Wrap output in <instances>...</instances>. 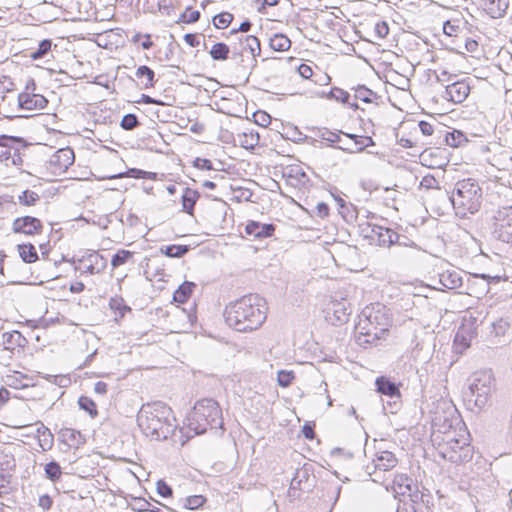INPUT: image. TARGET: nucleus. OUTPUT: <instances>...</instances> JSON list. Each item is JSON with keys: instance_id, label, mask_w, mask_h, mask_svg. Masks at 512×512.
<instances>
[{"instance_id": "1", "label": "nucleus", "mask_w": 512, "mask_h": 512, "mask_svg": "<svg viewBox=\"0 0 512 512\" xmlns=\"http://www.w3.org/2000/svg\"><path fill=\"white\" fill-rule=\"evenodd\" d=\"M172 414L170 407L162 403V441L170 440L171 445L182 447L189 438L194 435L206 433L209 429L223 428L222 411L218 403L213 399H202L196 402L192 411L187 416V427L192 435L184 436L183 429L178 428L175 417L169 419Z\"/></svg>"}, {"instance_id": "2", "label": "nucleus", "mask_w": 512, "mask_h": 512, "mask_svg": "<svg viewBox=\"0 0 512 512\" xmlns=\"http://www.w3.org/2000/svg\"><path fill=\"white\" fill-rule=\"evenodd\" d=\"M227 325L239 332H251L262 326L267 317L265 300L257 294L245 295L226 306Z\"/></svg>"}, {"instance_id": "3", "label": "nucleus", "mask_w": 512, "mask_h": 512, "mask_svg": "<svg viewBox=\"0 0 512 512\" xmlns=\"http://www.w3.org/2000/svg\"><path fill=\"white\" fill-rule=\"evenodd\" d=\"M393 325V315L389 308L381 303L366 306L355 326L357 341L362 344H374L384 338Z\"/></svg>"}, {"instance_id": "4", "label": "nucleus", "mask_w": 512, "mask_h": 512, "mask_svg": "<svg viewBox=\"0 0 512 512\" xmlns=\"http://www.w3.org/2000/svg\"><path fill=\"white\" fill-rule=\"evenodd\" d=\"M482 189L478 182L472 178L459 180L452 190L450 201L456 215L466 217L475 214L482 204Z\"/></svg>"}, {"instance_id": "5", "label": "nucleus", "mask_w": 512, "mask_h": 512, "mask_svg": "<svg viewBox=\"0 0 512 512\" xmlns=\"http://www.w3.org/2000/svg\"><path fill=\"white\" fill-rule=\"evenodd\" d=\"M467 389L463 391V400L468 409H482L489 401L494 387V377L490 370L474 372L467 380Z\"/></svg>"}, {"instance_id": "6", "label": "nucleus", "mask_w": 512, "mask_h": 512, "mask_svg": "<svg viewBox=\"0 0 512 512\" xmlns=\"http://www.w3.org/2000/svg\"><path fill=\"white\" fill-rule=\"evenodd\" d=\"M372 233L377 236L379 246L389 248L390 254L401 260L407 258L408 247L416 246L414 242L408 244L409 239L406 236L400 235L390 228L374 225L372 227Z\"/></svg>"}, {"instance_id": "7", "label": "nucleus", "mask_w": 512, "mask_h": 512, "mask_svg": "<svg viewBox=\"0 0 512 512\" xmlns=\"http://www.w3.org/2000/svg\"><path fill=\"white\" fill-rule=\"evenodd\" d=\"M443 441L444 443L438 446V454L443 459L456 464L472 460L474 449L467 439H458L447 435Z\"/></svg>"}, {"instance_id": "8", "label": "nucleus", "mask_w": 512, "mask_h": 512, "mask_svg": "<svg viewBox=\"0 0 512 512\" xmlns=\"http://www.w3.org/2000/svg\"><path fill=\"white\" fill-rule=\"evenodd\" d=\"M492 220L493 237L504 243H512V205L498 208Z\"/></svg>"}, {"instance_id": "9", "label": "nucleus", "mask_w": 512, "mask_h": 512, "mask_svg": "<svg viewBox=\"0 0 512 512\" xmlns=\"http://www.w3.org/2000/svg\"><path fill=\"white\" fill-rule=\"evenodd\" d=\"M159 405L157 403L143 405L138 413L137 422L142 432L152 439L158 440L160 431Z\"/></svg>"}, {"instance_id": "10", "label": "nucleus", "mask_w": 512, "mask_h": 512, "mask_svg": "<svg viewBox=\"0 0 512 512\" xmlns=\"http://www.w3.org/2000/svg\"><path fill=\"white\" fill-rule=\"evenodd\" d=\"M162 123L170 124L169 130L179 134L177 130L187 128L190 119L185 108L162 101Z\"/></svg>"}, {"instance_id": "11", "label": "nucleus", "mask_w": 512, "mask_h": 512, "mask_svg": "<svg viewBox=\"0 0 512 512\" xmlns=\"http://www.w3.org/2000/svg\"><path fill=\"white\" fill-rule=\"evenodd\" d=\"M194 315L187 313L184 309L176 306L172 311H166L164 315L165 323H168L170 333H179L184 331L189 325L192 324Z\"/></svg>"}, {"instance_id": "12", "label": "nucleus", "mask_w": 512, "mask_h": 512, "mask_svg": "<svg viewBox=\"0 0 512 512\" xmlns=\"http://www.w3.org/2000/svg\"><path fill=\"white\" fill-rule=\"evenodd\" d=\"M36 84L30 80L26 85V90L18 95V105L21 109L36 110L46 107L48 101L40 94L34 93Z\"/></svg>"}, {"instance_id": "13", "label": "nucleus", "mask_w": 512, "mask_h": 512, "mask_svg": "<svg viewBox=\"0 0 512 512\" xmlns=\"http://www.w3.org/2000/svg\"><path fill=\"white\" fill-rule=\"evenodd\" d=\"M106 265L107 260L98 252L93 251L79 260V266L76 267V270H79L81 273L93 275L102 272L106 268Z\"/></svg>"}, {"instance_id": "14", "label": "nucleus", "mask_w": 512, "mask_h": 512, "mask_svg": "<svg viewBox=\"0 0 512 512\" xmlns=\"http://www.w3.org/2000/svg\"><path fill=\"white\" fill-rule=\"evenodd\" d=\"M19 143L14 137L3 136V142L0 143V161L6 166H18L22 163L19 149L12 144Z\"/></svg>"}, {"instance_id": "15", "label": "nucleus", "mask_w": 512, "mask_h": 512, "mask_svg": "<svg viewBox=\"0 0 512 512\" xmlns=\"http://www.w3.org/2000/svg\"><path fill=\"white\" fill-rule=\"evenodd\" d=\"M74 151L69 148H62L54 152L50 157L49 165L53 173L61 174L74 163Z\"/></svg>"}, {"instance_id": "16", "label": "nucleus", "mask_w": 512, "mask_h": 512, "mask_svg": "<svg viewBox=\"0 0 512 512\" xmlns=\"http://www.w3.org/2000/svg\"><path fill=\"white\" fill-rule=\"evenodd\" d=\"M293 60L294 59L292 57L264 59L265 71L267 73L266 80L270 81L284 78L289 68V63Z\"/></svg>"}, {"instance_id": "17", "label": "nucleus", "mask_w": 512, "mask_h": 512, "mask_svg": "<svg viewBox=\"0 0 512 512\" xmlns=\"http://www.w3.org/2000/svg\"><path fill=\"white\" fill-rule=\"evenodd\" d=\"M42 229V222L38 218L32 216L18 217L12 223V230L14 233L32 236L41 233Z\"/></svg>"}, {"instance_id": "18", "label": "nucleus", "mask_w": 512, "mask_h": 512, "mask_svg": "<svg viewBox=\"0 0 512 512\" xmlns=\"http://www.w3.org/2000/svg\"><path fill=\"white\" fill-rule=\"evenodd\" d=\"M470 93V85L465 80L454 81L445 86L443 97L453 103L459 104L466 100Z\"/></svg>"}, {"instance_id": "19", "label": "nucleus", "mask_w": 512, "mask_h": 512, "mask_svg": "<svg viewBox=\"0 0 512 512\" xmlns=\"http://www.w3.org/2000/svg\"><path fill=\"white\" fill-rule=\"evenodd\" d=\"M276 230V226L272 223H260L258 221H249L245 225V234L253 240H264L272 237Z\"/></svg>"}, {"instance_id": "20", "label": "nucleus", "mask_w": 512, "mask_h": 512, "mask_svg": "<svg viewBox=\"0 0 512 512\" xmlns=\"http://www.w3.org/2000/svg\"><path fill=\"white\" fill-rule=\"evenodd\" d=\"M240 49L233 47L232 59L242 57L243 52H249L253 59L261 53V45L259 39L254 35L241 36L239 38Z\"/></svg>"}, {"instance_id": "21", "label": "nucleus", "mask_w": 512, "mask_h": 512, "mask_svg": "<svg viewBox=\"0 0 512 512\" xmlns=\"http://www.w3.org/2000/svg\"><path fill=\"white\" fill-rule=\"evenodd\" d=\"M376 391L391 399H400L399 385L386 376H379L375 380Z\"/></svg>"}, {"instance_id": "22", "label": "nucleus", "mask_w": 512, "mask_h": 512, "mask_svg": "<svg viewBox=\"0 0 512 512\" xmlns=\"http://www.w3.org/2000/svg\"><path fill=\"white\" fill-rule=\"evenodd\" d=\"M439 282L444 288L451 290L458 289L463 286L461 272L456 271L454 269L445 270L442 273H440Z\"/></svg>"}, {"instance_id": "23", "label": "nucleus", "mask_w": 512, "mask_h": 512, "mask_svg": "<svg viewBox=\"0 0 512 512\" xmlns=\"http://www.w3.org/2000/svg\"><path fill=\"white\" fill-rule=\"evenodd\" d=\"M1 338L4 349L8 351H13L16 347L24 348L28 343L27 339L16 330L3 333Z\"/></svg>"}, {"instance_id": "24", "label": "nucleus", "mask_w": 512, "mask_h": 512, "mask_svg": "<svg viewBox=\"0 0 512 512\" xmlns=\"http://www.w3.org/2000/svg\"><path fill=\"white\" fill-rule=\"evenodd\" d=\"M373 463L376 470L389 471L397 465L398 460L392 452L382 451L377 454Z\"/></svg>"}, {"instance_id": "25", "label": "nucleus", "mask_w": 512, "mask_h": 512, "mask_svg": "<svg viewBox=\"0 0 512 512\" xmlns=\"http://www.w3.org/2000/svg\"><path fill=\"white\" fill-rule=\"evenodd\" d=\"M60 437L70 448L77 449L85 443V438L82 436L80 431L72 428H62L60 430Z\"/></svg>"}, {"instance_id": "26", "label": "nucleus", "mask_w": 512, "mask_h": 512, "mask_svg": "<svg viewBox=\"0 0 512 512\" xmlns=\"http://www.w3.org/2000/svg\"><path fill=\"white\" fill-rule=\"evenodd\" d=\"M182 190L181 201L183 211L192 216L195 204L200 198V193L197 190L188 187H183Z\"/></svg>"}, {"instance_id": "27", "label": "nucleus", "mask_w": 512, "mask_h": 512, "mask_svg": "<svg viewBox=\"0 0 512 512\" xmlns=\"http://www.w3.org/2000/svg\"><path fill=\"white\" fill-rule=\"evenodd\" d=\"M509 2V0H484V6L492 18H500L506 13Z\"/></svg>"}, {"instance_id": "28", "label": "nucleus", "mask_w": 512, "mask_h": 512, "mask_svg": "<svg viewBox=\"0 0 512 512\" xmlns=\"http://www.w3.org/2000/svg\"><path fill=\"white\" fill-rule=\"evenodd\" d=\"M447 412L441 415L439 412H435L432 418V427L434 431L439 433L447 434L453 426V419H451Z\"/></svg>"}, {"instance_id": "29", "label": "nucleus", "mask_w": 512, "mask_h": 512, "mask_svg": "<svg viewBox=\"0 0 512 512\" xmlns=\"http://www.w3.org/2000/svg\"><path fill=\"white\" fill-rule=\"evenodd\" d=\"M196 287L194 282H183L173 293L172 299L177 303H185L191 296L193 289Z\"/></svg>"}, {"instance_id": "30", "label": "nucleus", "mask_w": 512, "mask_h": 512, "mask_svg": "<svg viewBox=\"0 0 512 512\" xmlns=\"http://www.w3.org/2000/svg\"><path fill=\"white\" fill-rule=\"evenodd\" d=\"M335 200L339 207V213L346 222L351 223L357 219V208L353 204L347 203L340 197H335Z\"/></svg>"}, {"instance_id": "31", "label": "nucleus", "mask_w": 512, "mask_h": 512, "mask_svg": "<svg viewBox=\"0 0 512 512\" xmlns=\"http://www.w3.org/2000/svg\"><path fill=\"white\" fill-rule=\"evenodd\" d=\"M344 135H346L347 137H349L350 139L354 140V145L356 146L355 149H351V148H343V147H340V146H337L336 148L338 149H341L343 151H346V152H349V153H354V152H362L366 146H370V145H374V141L371 137L367 136V137H359L355 134H349V133H343Z\"/></svg>"}, {"instance_id": "32", "label": "nucleus", "mask_w": 512, "mask_h": 512, "mask_svg": "<svg viewBox=\"0 0 512 512\" xmlns=\"http://www.w3.org/2000/svg\"><path fill=\"white\" fill-rule=\"evenodd\" d=\"M109 307L115 313V320H121L127 312H131V308L126 305L124 299L119 296L112 297L109 300Z\"/></svg>"}, {"instance_id": "33", "label": "nucleus", "mask_w": 512, "mask_h": 512, "mask_svg": "<svg viewBox=\"0 0 512 512\" xmlns=\"http://www.w3.org/2000/svg\"><path fill=\"white\" fill-rule=\"evenodd\" d=\"M159 274L158 259L157 257H146L145 258V269L144 275L146 279L152 283L160 282V278H157Z\"/></svg>"}, {"instance_id": "34", "label": "nucleus", "mask_w": 512, "mask_h": 512, "mask_svg": "<svg viewBox=\"0 0 512 512\" xmlns=\"http://www.w3.org/2000/svg\"><path fill=\"white\" fill-rule=\"evenodd\" d=\"M36 432L39 440V446L41 447V449L43 451L51 449L53 445V435L50 432V430L43 424H40Z\"/></svg>"}, {"instance_id": "35", "label": "nucleus", "mask_w": 512, "mask_h": 512, "mask_svg": "<svg viewBox=\"0 0 512 512\" xmlns=\"http://www.w3.org/2000/svg\"><path fill=\"white\" fill-rule=\"evenodd\" d=\"M18 252L25 263H34L38 260L36 248L31 243L18 245Z\"/></svg>"}, {"instance_id": "36", "label": "nucleus", "mask_w": 512, "mask_h": 512, "mask_svg": "<svg viewBox=\"0 0 512 512\" xmlns=\"http://www.w3.org/2000/svg\"><path fill=\"white\" fill-rule=\"evenodd\" d=\"M269 44L274 51L279 52L287 51L291 47L290 39L282 33L275 34L271 37Z\"/></svg>"}, {"instance_id": "37", "label": "nucleus", "mask_w": 512, "mask_h": 512, "mask_svg": "<svg viewBox=\"0 0 512 512\" xmlns=\"http://www.w3.org/2000/svg\"><path fill=\"white\" fill-rule=\"evenodd\" d=\"M229 53L230 47L223 42H218L214 44L211 50L209 51L211 58L216 61L227 60L229 58Z\"/></svg>"}, {"instance_id": "38", "label": "nucleus", "mask_w": 512, "mask_h": 512, "mask_svg": "<svg viewBox=\"0 0 512 512\" xmlns=\"http://www.w3.org/2000/svg\"><path fill=\"white\" fill-rule=\"evenodd\" d=\"M314 142H317V138L329 142L331 145L340 141L339 133L332 132L328 128H316L313 130Z\"/></svg>"}, {"instance_id": "39", "label": "nucleus", "mask_w": 512, "mask_h": 512, "mask_svg": "<svg viewBox=\"0 0 512 512\" xmlns=\"http://www.w3.org/2000/svg\"><path fill=\"white\" fill-rule=\"evenodd\" d=\"M52 47V41L50 39H44L38 44V48L34 51H31L29 57L33 60H39L46 57Z\"/></svg>"}, {"instance_id": "40", "label": "nucleus", "mask_w": 512, "mask_h": 512, "mask_svg": "<svg viewBox=\"0 0 512 512\" xmlns=\"http://www.w3.org/2000/svg\"><path fill=\"white\" fill-rule=\"evenodd\" d=\"M190 250L188 245H168L165 249L162 248V254L171 258H181Z\"/></svg>"}, {"instance_id": "41", "label": "nucleus", "mask_w": 512, "mask_h": 512, "mask_svg": "<svg viewBox=\"0 0 512 512\" xmlns=\"http://www.w3.org/2000/svg\"><path fill=\"white\" fill-rule=\"evenodd\" d=\"M352 89L355 91V98L365 103H372L373 98L377 96V94L374 91L367 88L365 85H358L357 87Z\"/></svg>"}, {"instance_id": "42", "label": "nucleus", "mask_w": 512, "mask_h": 512, "mask_svg": "<svg viewBox=\"0 0 512 512\" xmlns=\"http://www.w3.org/2000/svg\"><path fill=\"white\" fill-rule=\"evenodd\" d=\"M445 141L447 145L451 147H459L467 142V138L463 134V132L459 130H453L452 132H447L445 136Z\"/></svg>"}, {"instance_id": "43", "label": "nucleus", "mask_w": 512, "mask_h": 512, "mask_svg": "<svg viewBox=\"0 0 512 512\" xmlns=\"http://www.w3.org/2000/svg\"><path fill=\"white\" fill-rule=\"evenodd\" d=\"M46 477L52 482H57L62 475V470L58 462L51 461L45 465Z\"/></svg>"}, {"instance_id": "44", "label": "nucleus", "mask_w": 512, "mask_h": 512, "mask_svg": "<svg viewBox=\"0 0 512 512\" xmlns=\"http://www.w3.org/2000/svg\"><path fill=\"white\" fill-rule=\"evenodd\" d=\"M132 257L133 252L129 250H119L116 254L113 255L111 259V265L113 268L119 267L130 261Z\"/></svg>"}, {"instance_id": "45", "label": "nucleus", "mask_w": 512, "mask_h": 512, "mask_svg": "<svg viewBox=\"0 0 512 512\" xmlns=\"http://www.w3.org/2000/svg\"><path fill=\"white\" fill-rule=\"evenodd\" d=\"M40 200L39 195L31 190H25L18 196V202L24 206H33Z\"/></svg>"}, {"instance_id": "46", "label": "nucleus", "mask_w": 512, "mask_h": 512, "mask_svg": "<svg viewBox=\"0 0 512 512\" xmlns=\"http://www.w3.org/2000/svg\"><path fill=\"white\" fill-rule=\"evenodd\" d=\"M78 404L80 409L86 411L92 418H95L98 415L96 404L89 397L81 396L78 400Z\"/></svg>"}, {"instance_id": "47", "label": "nucleus", "mask_w": 512, "mask_h": 512, "mask_svg": "<svg viewBox=\"0 0 512 512\" xmlns=\"http://www.w3.org/2000/svg\"><path fill=\"white\" fill-rule=\"evenodd\" d=\"M136 76L139 79L145 78L146 81L144 82V85L146 88L149 86H152L153 79H154V71L150 69L148 66H140L136 71Z\"/></svg>"}, {"instance_id": "48", "label": "nucleus", "mask_w": 512, "mask_h": 512, "mask_svg": "<svg viewBox=\"0 0 512 512\" xmlns=\"http://www.w3.org/2000/svg\"><path fill=\"white\" fill-rule=\"evenodd\" d=\"M233 20V15L229 12H224L213 17V24L218 29H224L229 26Z\"/></svg>"}, {"instance_id": "49", "label": "nucleus", "mask_w": 512, "mask_h": 512, "mask_svg": "<svg viewBox=\"0 0 512 512\" xmlns=\"http://www.w3.org/2000/svg\"><path fill=\"white\" fill-rule=\"evenodd\" d=\"M295 375L293 371L288 370H280L277 373V382L278 385L281 387H289L292 384V381L294 380Z\"/></svg>"}, {"instance_id": "50", "label": "nucleus", "mask_w": 512, "mask_h": 512, "mask_svg": "<svg viewBox=\"0 0 512 512\" xmlns=\"http://www.w3.org/2000/svg\"><path fill=\"white\" fill-rule=\"evenodd\" d=\"M327 98L334 99L336 101H340L342 103H348L350 98V94L338 87H333L330 92L327 94Z\"/></svg>"}, {"instance_id": "51", "label": "nucleus", "mask_w": 512, "mask_h": 512, "mask_svg": "<svg viewBox=\"0 0 512 512\" xmlns=\"http://www.w3.org/2000/svg\"><path fill=\"white\" fill-rule=\"evenodd\" d=\"M139 124L137 117L134 114H126L121 120V127L125 130H132Z\"/></svg>"}, {"instance_id": "52", "label": "nucleus", "mask_w": 512, "mask_h": 512, "mask_svg": "<svg viewBox=\"0 0 512 512\" xmlns=\"http://www.w3.org/2000/svg\"><path fill=\"white\" fill-rule=\"evenodd\" d=\"M206 499L202 495L189 496L186 499V507L193 510L201 507L205 503Z\"/></svg>"}, {"instance_id": "53", "label": "nucleus", "mask_w": 512, "mask_h": 512, "mask_svg": "<svg viewBox=\"0 0 512 512\" xmlns=\"http://www.w3.org/2000/svg\"><path fill=\"white\" fill-rule=\"evenodd\" d=\"M130 176L134 178H144V179H151L155 181L157 179V173L155 172H148L140 169H130L129 170Z\"/></svg>"}, {"instance_id": "54", "label": "nucleus", "mask_w": 512, "mask_h": 512, "mask_svg": "<svg viewBox=\"0 0 512 512\" xmlns=\"http://www.w3.org/2000/svg\"><path fill=\"white\" fill-rule=\"evenodd\" d=\"M200 18V12L197 10L187 9L181 14L180 19L185 23H194Z\"/></svg>"}, {"instance_id": "55", "label": "nucleus", "mask_w": 512, "mask_h": 512, "mask_svg": "<svg viewBox=\"0 0 512 512\" xmlns=\"http://www.w3.org/2000/svg\"><path fill=\"white\" fill-rule=\"evenodd\" d=\"M150 506H151V504L147 500L140 498L135 501V503L133 505V510L138 511V512H146V511L159 512L157 508L150 509Z\"/></svg>"}, {"instance_id": "56", "label": "nucleus", "mask_w": 512, "mask_h": 512, "mask_svg": "<svg viewBox=\"0 0 512 512\" xmlns=\"http://www.w3.org/2000/svg\"><path fill=\"white\" fill-rule=\"evenodd\" d=\"M509 329V323L504 319H499L493 323V332L496 336L505 335Z\"/></svg>"}, {"instance_id": "57", "label": "nucleus", "mask_w": 512, "mask_h": 512, "mask_svg": "<svg viewBox=\"0 0 512 512\" xmlns=\"http://www.w3.org/2000/svg\"><path fill=\"white\" fill-rule=\"evenodd\" d=\"M439 182L432 175H426L422 178L420 186L426 189L439 188Z\"/></svg>"}, {"instance_id": "58", "label": "nucleus", "mask_w": 512, "mask_h": 512, "mask_svg": "<svg viewBox=\"0 0 512 512\" xmlns=\"http://www.w3.org/2000/svg\"><path fill=\"white\" fill-rule=\"evenodd\" d=\"M255 122L263 127L267 126L271 122V117L264 111H258L254 114Z\"/></svg>"}, {"instance_id": "59", "label": "nucleus", "mask_w": 512, "mask_h": 512, "mask_svg": "<svg viewBox=\"0 0 512 512\" xmlns=\"http://www.w3.org/2000/svg\"><path fill=\"white\" fill-rule=\"evenodd\" d=\"M193 166L200 169V170H212L213 169V165H212V162L209 160V159H205V158H199L197 157L194 162H193Z\"/></svg>"}, {"instance_id": "60", "label": "nucleus", "mask_w": 512, "mask_h": 512, "mask_svg": "<svg viewBox=\"0 0 512 512\" xmlns=\"http://www.w3.org/2000/svg\"><path fill=\"white\" fill-rule=\"evenodd\" d=\"M6 384L10 387H13L15 389H20L25 387L26 385L22 383L21 379L18 377L17 374L15 375H8L6 377Z\"/></svg>"}, {"instance_id": "61", "label": "nucleus", "mask_w": 512, "mask_h": 512, "mask_svg": "<svg viewBox=\"0 0 512 512\" xmlns=\"http://www.w3.org/2000/svg\"><path fill=\"white\" fill-rule=\"evenodd\" d=\"M179 72H180V67L178 65L168 64V65L162 66L161 75H162V77H168L170 74H173L176 77H178Z\"/></svg>"}, {"instance_id": "62", "label": "nucleus", "mask_w": 512, "mask_h": 512, "mask_svg": "<svg viewBox=\"0 0 512 512\" xmlns=\"http://www.w3.org/2000/svg\"><path fill=\"white\" fill-rule=\"evenodd\" d=\"M10 478L9 474L0 472V495L8 493Z\"/></svg>"}, {"instance_id": "63", "label": "nucleus", "mask_w": 512, "mask_h": 512, "mask_svg": "<svg viewBox=\"0 0 512 512\" xmlns=\"http://www.w3.org/2000/svg\"><path fill=\"white\" fill-rule=\"evenodd\" d=\"M297 72L304 79H310L313 76V70L307 64H300L297 67Z\"/></svg>"}, {"instance_id": "64", "label": "nucleus", "mask_w": 512, "mask_h": 512, "mask_svg": "<svg viewBox=\"0 0 512 512\" xmlns=\"http://www.w3.org/2000/svg\"><path fill=\"white\" fill-rule=\"evenodd\" d=\"M212 211L215 212L217 215L226 214V203L224 201L220 200H212Z\"/></svg>"}]
</instances>
